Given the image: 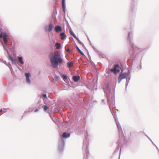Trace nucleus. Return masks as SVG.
Wrapping results in <instances>:
<instances>
[{
  "mask_svg": "<svg viewBox=\"0 0 159 159\" xmlns=\"http://www.w3.org/2000/svg\"><path fill=\"white\" fill-rule=\"evenodd\" d=\"M2 109H1L0 110V112H2Z\"/></svg>",
  "mask_w": 159,
  "mask_h": 159,
  "instance_id": "393cba45",
  "label": "nucleus"
},
{
  "mask_svg": "<svg viewBox=\"0 0 159 159\" xmlns=\"http://www.w3.org/2000/svg\"><path fill=\"white\" fill-rule=\"evenodd\" d=\"M38 111V109H36L35 110V112H36Z\"/></svg>",
  "mask_w": 159,
  "mask_h": 159,
  "instance_id": "5701e85b",
  "label": "nucleus"
},
{
  "mask_svg": "<svg viewBox=\"0 0 159 159\" xmlns=\"http://www.w3.org/2000/svg\"><path fill=\"white\" fill-rule=\"evenodd\" d=\"M77 49L78 51L80 52V53L82 55H83L84 54L80 50V49L78 47H77Z\"/></svg>",
  "mask_w": 159,
  "mask_h": 159,
  "instance_id": "f3484780",
  "label": "nucleus"
},
{
  "mask_svg": "<svg viewBox=\"0 0 159 159\" xmlns=\"http://www.w3.org/2000/svg\"><path fill=\"white\" fill-rule=\"evenodd\" d=\"M66 51L67 52H69L70 51V50L69 49H68L67 50H66Z\"/></svg>",
  "mask_w": 159,
  "mask_h": 159,
  "instance_id": "b1692460",
  "label": "nucleus"
},
{
  "mask_svg": "<svg viewBox=\"0 0 159 159\" xmlns=\"http://www.w3.org/2000/svg\"><path fill=\"white\" fill-rule=\"evenodd\" d=\"M55 30L57 33H58L61 31L62 29L60 26L58 25L55 27Z\"/></svg>",
  "mask_w": 159,
  "mask_h": 159,
  "instance_id": "39448f33",
  "label": "nucleus"
},
{
  "mask_svg": "<svg viewBox=\"0 0 159 159\" xmlns=\"http://www.w3.org/2000/svg\"><path fill=\"white\" fill-rule=\"evenodd\" d=\"M8 37V36L6 33L1 32L0 34V42L2 43L3 42L2 40L3 39V41L4 44L6 45L8 42L7 40Z\"/></svg>",
  "mask_w": 159,
  "mask_h": 159,
  "instance_id": "f03ea898",
  "label": "nucleus"
},
{
  "mask_svg": "<svg viewBox=\"0 0 159 159\" xmlns=\"http://www.w3.org/2000/svg\"><path fill=\"white\" fill-rule=\"evenodd\" d=\"M48 109V107L46 106H45L43 107V110L44 111H46Z\"/></svg>",
  "mask_w": 159,
  "mask_h": 159,
  "instance_id": "a211bd4d",
  "label": "nucleus"
},
{
  "mask_svg": "<svg viewBox=\"0 0 159 159\" xmlns=\"http://www.w3.org/2000/svg\"><path fill=\"white\" fill-rule=\"evenodd\" d=\"M71 34L75 38V39H77V37H76L75 35L73 33H71Z\"/></svg>",
  "mask_w": 159,
  "mask_h": 159,
  "instance_id": "6ab92c4d",
  "label": "nucleus"
},
{
  "mask_svg": "<svg viewBox=\"0 0 159 159\" xmlns=\"http://www.w3.org/2000/svg\"><path fill=\"white\" fill-rule=\"evenodd\" d=\"M11 61L12 63L15 64H16L17 61L16 59L14 58H13Z\"/></svg>",
  "mask_w": 159,
  "mask_h": 159,
  "instance_id": "2eb2a0df",
  "label": "nucleus"
},
{
  "mask_svg": "<svg viewBox=\"0 0 159 159\" xmlns=\"http://www.w3.org/2000/svg\"><path fill=\"white\" fill-rule=\"evenodd\" d=\"M60 36L61 37V40L64 39L66 38V35L64 32L61 33L60 34Z\"/></svg>",
  "mask_w": 159,
  "mask_h": 159,
  "instance_id": "423d86ee",
  "label": "nucleus"
},
{
  "mask_svg": "<svg viewBox=\"0 0 159 159\" xmlns=\"http://www.w3.org/2000/svg\"><path fill=\"white\" fill-rule=\"evenodd\" d=\"M129 34H128V37H129Z\"/></svg>",
  "mask_w": 159,
  "mask_h": 159,
  "instance_id": "a878e982",
  "label": "nucleus"
},
{
  "mask_svg": "<svg viewBox=\"0 0 159 159\" xmlns=\"http://www.w3.org/2000/svg\"><path fill=\"white\" fill-rule=\"evenodd\" d=\"M43 96L45 98H47L46 95V94H44L43 95Z\"/></svg>",
  "mask_w": 159,
  "mask_h": 159,
  "instance_id": "4be33fe9",
  "label": "nucleus"
},
{
  "mask_svg": "<svg viewBox=\"0 0 159 159\" xmlns=\"http://www.w3.org/2000/svg\"><path fill=\"white\" fill-rule=\"evenodd\" d=\"M51 63L53 67L56 68L59 64H61L62 62V59L58 52H56L54 53H52L49 56Z\"/></svg>",
  "mask_w": 159,
  "mask_h": 159,
  "instance_id": "f257e3e1",
  "label": "nucleus"
},
{
  "mask_svg": "<svg viewBox=\"0 0 159 159\" xmlns=\"http://www.w3.org/2000/svg\"><path fill=\"white\" fill-rule=\"evenodd\" d=\"M72 78L75 82H77L80 80V77L79 76H73Z\"/></svg>",
  "mask_w": 159,
  "mask_h": 159,
  "instance_id": "6e6552de",
  "label": "nucleus"
},
{
  "mask_svg": "<svg viewBox=\"0 0 159 159\" xmlns=\"http://www.w3.org/2000/svg\"><path fill=\"white\" fill-rule=\"evenodd\" d=\"M65 0H62V9L64 12L65 11Z\"/></svg>",
  "mask_w": 159,
  "mask_h": 159,
  "instance_id": "9b49d317",
  "label": "nucleus"
},
{
  "mask_svg": "<svg viewBox=\"0 0 159 159\" xmlns=\"http://www.w3.org/2000/svg\"><path fill=\"white\" fill-rule=\"evenodd\" d=\"M19 62L21 64H24V61L23 60L22 58L21 57H19L18 58Z\"/></svg>",
  "mask_w": 159,
  "mask_h": 159,
  "instance_id": "f8f14e48",
  "label": "nucleus"
},
{
  "mask_svg": "<svg viewBox=\"0 0 159 159\" xmlns=\"http://www.w3.org/2000/svg\"><path fill=\"white\" fill-rule=\"evenodd\" d=\"M13 58L11 55L9 56V59L11 61Z\"/></svg>",
  "mask_w": 159,
  "mask_h": 159,
  "instance_id": "aec40b11",
  "label": "nucleus"
},
{
  "mask_svg": "<svg viewBox=\"0 0 159 159\" xmlns=\"http://www.w3.org/2000/svg\"><path fill=\"white\" fill-rule=\"evenodd\" d=\"M128 74L126 73H124L120 75L118 78V83H120L121 80L126 78L128 76Z\"/></svg>",
  "mask_w": 159,
  "mask_h": 159,
  "instance_id": "7ed1b4c3",
  "label": "nucleus"
},
{
  "mask_svg": "<svg viewBox=\"0 0 159 159\" xmlns=\"http://www.w3.org/2000/svg\"><path fill=\"white\" fill-rule=\"evenodd\" d=\"M118 66H119V65H116L115 66V67H114V68L112 69L111 70V71L113 72L114 73H116V67H118Z\"/></svg>",
  "mask_w": 159,
  "mask_h": 159,
  "instance_id": "9d476101",
  "label": "nucleus"
},
{
  "mask_svg": "<svg viewBox=\"0 0 159 159\" xmlns=\"http://www.w3.org/2000/svg\"><path fill=\"white\" fill-rule=\"evenodd\" d=\"M55 46H56V48L57 49H59L61 47L60 44L58 43H56Z\"/></svg>",
  "mask_w": 159,
  "mask_h": 159,
  "instance_id": "ddd939ff",
  "label": "nucleus"
},
{
  "mask_svg": "<svg viewBox=\"0 0 159 159\" xmlns=\"http://www.w3.org/2000/svg\"><path fill=\"white\" fill-rule=\"evenodd\" d=\"M67 65L68 67L69 68H70L73 66V63L72 62H68Z\"/></svg>",
  "mask_w": 159,
  "mask_h": 159,
  "instance_id": "4468645a",
  "label": "nucleus"
},
{
  "mask_svg": "<svg viewBox=\"0 0 159 159\" xmlns=\"http://www.w3.org/2000/svg\"><path fill=\"white\" fill-rule=\"evenodd\" d=\"M25 75L26 77V82L28 83H30V74L28 73H25Z\"/></svg>",
  "mask_w": 159,
  "mask_h": 159,
  "instance_id": "0eeeda50",
  "label": "nucleus"
},
{
  "mask_svg": "<svg viewBox=\"0 0 159 159\" xmlns=\"http://www.w3.org/2000/svg\"><path fill=\"white\" fill-rule=\"evenodd\" d=\"M70 134L69 133H67L66 132L63 133L62 136L63 138H67L70 137Z\"/></svg>",
  "mask_w": 159,
  "mask_h": 159,
  "instance_id": "1a4fd4ad",
  "label": "nucleus"
},
{
  "mask_svg": "<svg viewBox=\"0 0 159 159\" xmlns=\"http://www.w3.org/2000/svg\"><path fill=\"white\" fill-rule=\"evenodd\" d=\"M54 26L52 24H50L46 25L45 27V30L46 31L50 32L51 31L53 28Z\"/></svg>",
  "mask_w": 159,
  "mask_h": 159,
  "instance_id": "20e7f679",
  "label": "nucleus"
},
{
  "mask_svg": "<svg viewBox=\"0 0 159 159\" xmlns=\"http://www.w3.org/2000/svg\"><path fill=\"white\" fill-rule=\"evenodd\" d=\"M62 77L63 79L64 80H65L67 79V77L66 75H63Z\"/></svg>",
  "mask_w": 159,
  "mask_h": 159,
  "instance_id": "dca6fc26",
  "label": "nucleus"
},
{
  "mask_svg": "<svg viewBox=\"0 0 159 159\" xmlns=\"http://www.w3.org/2000/svg\"><path fill=\"white\" fill-rule=\"evenodd\" d=\"M78 41V42L80 44H82V43L77 38V39H76Z\"/></svg>",
  "mask_w": 159,
  "mask_h": 159,
  "instance_id": "412c9836",
  "label": "nucleus"
}]
</instances>
